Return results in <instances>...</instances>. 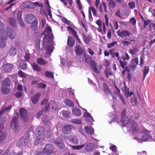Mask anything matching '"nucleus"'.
<instances>
[{
	"mask_svg": "<svg viewBox=\"0 0 155 155\" xmlns=\"http://www.w3.org/2000/svg\"><path fill=\"white\" fill-rule=\"evenodd\" d=\"M51 30L49 27H46L43 33V35H45L43 39V46L44 48H46V50L49 53L53 51V46L52 42L53 41V36Z\"/></svg>",
	"mask_w": 155,
	"mask_h": 155,
	"instance_id": "f257e3e1",
	"label": "nucleus"
},
{
	"mask_svg": "<svg viewBox=\"0 0 155 155\" xmlns=\"http://www.w3.org/2000/svg\"><path fill=\"white\" fill-rule=\"evenodd\" d=\"M9 37L10 39H13L15 37V34L13 30L10 28H7L6 30H2L0 33V40H6Z\"/></svg>",
	"mask_w": 155,
	"mask_h": 155,
	"instance_id": "f03ea898",
	"label": "nucleus"
},
{
	"mask_svg": "<svg viewBox=\"0 0 155 155\" xmlns=\"http://www.w3.org/2000/svg\"><path fill=\"white\" fill-rule=\"evenodd\" d=\"M134 118L135 119L138 118L137 117L132 116L131 117L130 120L129 118L126 116H123L120 122V124L121 126H123L124 127L126 126L129 121H130L131 120L134 121Z\"/></svg>",
	"mask_w": 155,
	"mask_h": 155,
	"instance_id": "7ed1b4c3",
	"label": "nucleus"
},
{
	"mask_svg": "<svg viewBox=\"0 0 155 155\" xmlns=\"http://www.w3.org/2000/svg\"><path fill=\"white\" fill-rule=\"evenodd\" d=\"M11 126V128L15 131L19 129V123L17 117H14L13 118Z\"/></svg>",
	"mask_w": 155,
	"mask_h": 155,
	"instance_id": "20e7f679",
	"label": "nucleus"
},
{
	"mask_svg": "<svg viewBox=\"0 0 155 155\" xmlns=\"http://www.w3.org/2000/svg\"><path fill=\"white\" fill-rule=\"evenodd\" d=\"M38 4V2H36L33 3L31 2H25L21 5V7L24 8H28L30 9L34 8Z\"/></svg>",
	"mask_w": 155,
	"mask_h": 155,
	"instance_id": "39448f33",
	"label": "nucleus"
},
{
	"mask_svg": "<svg viewBox=\"0 0 155 155\" xmlns=\"http://www.w3.org/2000/svg\"><path fill=\"white\" fill-rule=\"evenodd\" d=\"M36 138L34 141V144L37 146L39 144L43 145V141L45 138V136L44 135H40L39 136H36Z\"/></svg>",
	"mask_w": 155,
	"mask_h": 155,
	"instance_id": "423d86ee",
	"label": "nucleus"
},
{
	"mask_svg": "<svg viewBox=\"0 0 155 155\" xmlns=\"http://www.w3.org/2000/svg\"><path fill=\"white\" fill-rule=\"evenodd\" d=\"M117 34L119 37L122 38L124 37H129L131 35L130 32L125 30H122L121 31L119 30L117 31Z\"/></svg>",
	"mask_w": 155,
	"mask_h": 155,
	"instance_id": "0eeeda50",
	"label": "nucleus"
},
{
	"mask_svg": "<svg viewBox=\"0 0 155 155\" xmlns=\"http://www.w3.org/2000/svg\"><path fill=\"white\" fill-rule=\"evenodd\" d=\"M20 114L24 122H26L28 119L26 110L24 108H21L20 110Z\"/></svg>",
	"mask_w": 155,
	"mask_h": 155,
	"instance_id": "6e6552de",
	"label": "nucleus"
},
{
	"mask_svg": "<svg viewBox=\"0 0 155 155\" xmlns=\"http://www.w3.org/2000/svg\"><path fill=\"white\" fill-rule=\"evenodd\" d=\"M13 67L14 66L13 64H6L3 65L2 66L3 70L7 72L11 71Z\"/></svg>",
	"mask_w": 155,
	"mask_h": 155,
	"instance_id": "1a4fd4ad",
	"label": "nucleus"
},
{
	"mask_svg": "<svg viewBox=\"0 0 155 155\" xmlns=\"http://www.w3.org/2000/svg\"><path fill=\"white\" fill-rule=\"evenodd\" d=\"M28 141V139H25L23 137L19 140L17 143V144L20 147H21L22 145L25 146L27 145Z\"/></svg>",
	"mask_w": 155,
	"mask_h": 155,
	"instance_id": "9d476101",
	"label": "nucleus"
},
{
	"mask_svg": "<svg viewBox=\"0 0 155 155\" xmlns=\"http://www.w3.org/2000/svg\"><path fill=\"white\" fill-rule=\"evenodd\" d=\"M54 143L56 146L60 149H62L64 147V145L62 140H58L56 139H54Z\"/></svg>",
	"mask_w": 155,
	"mask_h": 155,
	"instance_id": "9b49d317",
	"label": "nucleus"
},
{
	"mask_svg": "<svg viewBox=\"0 0 155 155\" xmlns=\"http://www.w3.org/2000/svg\"><path fill=\"white\" fill-rule=\"evenodd\" d=\"M36 20L35 17L33 15L29 14L26 16L25 21L28 23L30 24Z\"/></svg>",
	"mask_w": 155,
	"mask_h": 155,
	"instance_id": "f8f14e48",
	"label": "nucleus"
},
{
	"mask_svg": "<svg viewBox=\"0 0 155 155\" xmlns=\"http://www.w3.org/2000/svg\"><path fill=\"white\" fill-rule=\"evenodd\" d=\"M45 130L43 127L40 126L38 127L35 130V132L36 136H39L40 135H42V134L43 133Z\"/></svg>",
	"mask_w": 155,
	"mask_h": 155,
	"instance_id": "ddd939ff",
	"label": "nucleus"
},
{
	"mask_svg": "<svg viewBox=\"0 0 155 155\" xmlns=\"http://www.w3.org/2000/svg\"><path fill=\"white\" fill-rule=\"evenodd\" d=\"M153 140L152 137L148 134H144L141 137V140L143 141H151Z\"/></svg>",
	"mask_w": 155,
	"mask_h": 155,
	"instance_id": "4468645a",
	"label": "nucleus"
},
{
	"mask_svg": "<svg viewBox=\"0 0 155 155\" xmlns=\"http://www.w3.org/2000/svg\"><path fill=\"white\" fill-rule=\"evenodd\" d=\"M40 96V94L39 93H36L31 97V99L33 104H35L37 103L38 101Z\"/></svg>",
	"mask_w": 155,
	"mask_h": 155,
	"instance_id": "2eb2a0df",
	"label": "nucleus"
},
{
	"mask_svg": "<svg viewBox=\"0 0 155 155\" xmlns=\"http://www.w3.org/2000/svg\"><path fill=\"white\" fill-rule=\"evenodd\" d=\"M71 130V126L68 125L64 126L62 130V132L65 134H67L70 133Z\"/></svg>",
	"mask_w": 155,
	"mask_h": 155,
	"instance_id": "dca6fc26",
	"label": "nucleus"
},
{
	"mask_svg": "<svg viewBox=\"0 0 155 155\" xmlns=\"http://www.w3.org/2000/svg\"><path fill=\"white\" fill-rule=\"evenodd\" d=\"M86 132L89 135H92L94 134V129L90 127L86 126L84 127Z\"/></svg>",
	"mask_w": 155,
	"mask_h": 155,
	"instance_id": "f3484780",
	"label": "nucleus"
},
{
	"mask_svg": "<svg viewBox=\"0 0 155 155\" xmlns=\"http://www.w3.org/2000/svg\"><path fill=\"white\" fill-rule=\"evenodd\" d=\"M17 50L15 47L11 46L9 50V54L10 56H14L16 54Z\"/></svg>",
	"mask_w": 155,
	"mask_h": 155,
	"instance_id": "a211bd4d",
	"label": "nucleus"
},
{
	"mask_svg": "<svg viewBox=\"0 0 155 155\" xmlns=\"http://www.w3.org/2000/svg\"><path fill=\"white\" fill-rule=\"evenodd\" d=\"M41 104L42 105H45V112L47 111L49 107V104L48 100L46 99H44L41 103Z\"/></svg>",
	"mask_w": 155,
	"mask_h": 155,
	"instance_id": "6ab92c4d",
	"label": "nucleus"
},
{
	"mask_svg": "<svg viewBox=\"0 0 155 155\" xmlns=\"http://www.w3.org/2000/svg\"><path fill=\"white\" fill-rule=\"evenodd\" d=\"M54 149L53 147L50 144L46 145L44 148L45 150L47 152L51 153Z\"/></svg>",
	"mask_w": 155,
	"mask_h": 155,
	"instance_id": "aec40b11",
	"label": "nucleus"
},
{
	"mask_svg": "<svg viewBox=\"0 0 155 155\" xmlns=\"http://www.w3.org/2000/svg\"><path fill=\"white\" fill-rule=\"evenodd\" d=\"M94 147V145L93 143H88L85 146V149L88 151H91Z\"/></svg>",
	"mask_w": 155,
	"mask_h": 155,
	"instance_id": "412c9836",
	"label": "nucleus"
},
{
	"mask_svg": "<svg viewBox=\"0 0 155 155\" xmlns=\"http://www.w3.org/2000/svg\"><path fill=\"white\" fill-rule=\"evenodd\" d=\"M68 139L70 141L74 144H77L78 143V139L76 137L72 136L69 137Z\"/></svg>",
	"mask_w": 155,
	"mask_h": 155,
	"instance_id": "4be33fe9",
	"label": "nucleus"
},
{
	"mask_svg": "<svg viewBox=\"0 0 155 155\" xmlns=\"http://www.w3.org/2000/svg\"><path fill=\"white\" fill-rule=\"evenodd\" d=\"M73 113L75 116H80L81 114V112L78 109L76 108H73L72 109Z\"/></svg>",
	"mask_w": 155,
	"mask_h": 155,
	"instance_id": "5701e85b",
	"label": "nucleus"
},
{
	"mask_svg": "<svg viewBox=\"0 0 155 155\" xmlns=\"http://www.w3.org/2000/svg\"><path fill=\"white\" fill-rule=\"evenodd\" d=\"M74 39L71 37H69L67 41L68 45L70 47H72L74 44Z\"/></svg>",
	"mask_w": 155,
	"mask_h": 155,
	"instance_id": "b1692460",
	"label": "nucleus"
},
{
	"mask_svg": "<svg viewBox=\"0 0 155 155\" xmlns=\"http://www.w3.org/2000/svg\"><path fill=\"white\" fill-rule=\"evenodd\" d=\"M8 21L9 24L14 27L17 26V23L15 19L13 18H10L8 19Z\"/></svg>",
	"mask_w": 155,
	"mask_h": 155,
	"instance_id": "393cba45",
	"label": "nucleus"
},
{
	"mask_svg": "<svg viewBox=\"0 0 155 155\" xmlns=\"http://www.w3.org/2000/svg\"><path fill=\"white\" fill-rule=\"evenodd\" d=\"M38 25V21L37 20H35L33 21L31 25V28L33 30H36Z\"/></svg>",
	"mask_w": 155,
	"mask_h": 155,
	"instance_id": "a878e982",
	"label": "nucleus"
},
{
	"mask_svg": "<svg viewBox=\"0 0 155 155\" xmlns=\"http://www.w3.org/2000/svg\"><path fill=\"white\" fill-rule=\"evenodd\" d=\"M31 65L34 70H36L39 72L41 71V68L35 63H34L33 64H31Z\"/></svg>",
	"mask_w": 155,
	"mask_h": 155,
	"instance_id": "bb28decb",
	"label": "nucleus"
},
{
	"mask_svg": "<svg viewBox=\"0 0 155 155\" xmlns=\"http://www.w3.org/2000/svg\"><path fill=\"white\" fill-rule=\"evenodd\" d=\"M104 73L106 76L107 78H108L110 76L113 74L111 69L109 68H105Z\"/></svg>",
	"mask_w": 155,
	"mask_h": 155,
	"instance_id": "cd10ccee",
	"label": "nucleus"
},
{
	"mask_svg": "<svg viewBox=\"0 0 155 155\" xmlns=\"http://www.w3.org/2000/svg\"><path fill=\"white\" fill-rule=\"evenodd\" d=\"M82 35L84 43L86 44H88L91 40L90 37L86 36L84 33H82Z\"/></svg>",
	"mask_w": 155,
	"mask_h": 155,
	"instance_id": "c85d7f7f",
	"label": "nucleus"
},
{
	"mask_svg": "<svg viewBox=\"0 0 155 155\" xmlns=\"http://www.w3.org/2000/svg\"><path fill=\"white\" fill-rule=\"evenodd\" d=\"M138 51V49L137 48L134 47L132 49L129 50V53L132 55L137 54Z\"/></svg>",
	"mask_w": 155,
	"mask_h": 155,
	"instance_id": "c756f323",
	"label": "nucleus"
},
{
	"mask_svg": "<svg viewBox=\"0 0 155 155\" xmlns=\"http://www.w3.org/2000/svg\"><path fill=\"white\" fill-rule=\"evenodd\" d=\"M37 62L38 64L41 65H44L47 62L42 58H38L37 60Z\"/></svg>",
	"mask_w": 155,
	"mask_h": 155,
	"instance_id": "7c9ffc66",
	"label": "nucleus"
},
{
	"mask_svg": "<svg viewBox=\"0 0 155 155\" xmlns=\"http://www.w3.org/2000/svg\"><path fill=\"white\" fill-rule=\"evenodd\" d=\"M45 75L46 77L51 79L54 78V75L53 73L51 71H46L45 73Z\"/></svg>",
	"mask_w": 155,
	"mask_h": 155,
	"instance_id": "2f4dec72",
	"label": "nucleus"
},
{
	"mask_svg": "<svg viewBox=\"0 0 155 155\" xmlns=\"http://www.w3.org/2000/svg\"><path fill=\"white\" fill-rule=\"evenodd\" d=\"M117 60L119 61L120 66L123 69H124L125 66H126L127 64V62L124 60L123 61L121 60L119 58H117Z\"/></svg>",
	"mask_w": 155,
	"mask_h": 155,
	"instance_id": "473e14b6",
	"label": "nucleus"
},
{
	"mask_svg": "<svg viewBox=\"0 0 155 155\" xmlns=\"http://www.w3.org/2000/svg\"><path fill=\"white\" fill-rule=\"evenodd\" d=\"M64 102L66 105L70 107H72L74 106V103L68 99L65 100L64 101Z\"/></svg>",
	"mask_w": 155,
	"mask_h": 155,
	"instance_id": "72a5a7b5",
	"label": "nucleus"
},
{
	"mask_svg": "<svg viewBox=\"0 0 155 155\" xmlns=\"http://www.w3.org/2000/svg\"><path fill=\"white\" fill-rule=\"evenodd\" d=\"M10 81L9 78H7L3 81V84L5 86H8L10 84Z\"/></svg>",
	"mask_w": 155,
	"mask_h": 155,
	"instance_id": "f704fd0d",
	"label": "nucleus"
},
{
	"mask_svg": "<svg viewBox=\"0 0 155 155\" xmlns=\"http://www.w3.org/2000/svg\"><path fill=\"white\" fill-rule=\"evenodd\" d=\"M143 79H144L146 75L149 71V68L146 66H144L143 68Z\"/></svg>",
	"mask_w": 155,
	"mask_h": 155,
	"instance_id": "c9c22d12",
	"label": "nucleus"
},
{
	"mask_svg": "<svg viewBox=\"0 0 155 155\" xmlns=\"http://www.w3.org/2000/svg\"><path fill=\"white\" fill-rule=\"evenodd\" d=\"M131 102L134 106H135L137 104L138 102L137 100L136 97L133 96L131 97Z\"/></svg>",
	"mask_w": 155,
	"mask_h": 155,
	"instance_id": "e433bc0d",
	"label": "nucleus"
},
{
	"mask_svg": "<svg viewBox=\"0 0 155 155\" xmlns=\"http://www.w3.org/2000/svg\"><path fill=\"white\" fill-rule=\"evenodd\" d=\"M137 123L134 122L133 123L132 127V131L134 133L138 132V127L137 126Z\"/></svg>",
	"mask_w": 155,
	"mask_h": 155,
	"instance_id": "4c0bfd02",
	"label": "nucleus"
},
{
	"mask_svg": "<svg viewBox=\"0 0 155 155\" xmlns=\"http://www.w3.org/2000/svg\"><path fill=\"white\" fill-rule=\"evenodd\" d=\"M21 68L23 69H25L27 68V64L25 63V61H22L19 64Z\"/></svg>",
	"mask_w": 155,
	"mask_h": 155,
	"instance_id": "58836bf2",
	"label": "nucleus"
},
{
	"mask_svg": "<svg viewBox=\"0 0 155 155\" xmlns=\"http://www.w3.org/2000/svg\"><path fill=\"white\" fill-rule=\"evenodd\" d=\"M76 52L78 55H81L82 54L81 48L79 45H77L75 48Z\"/></svg>",
	"mask_w": 155,
	"mask_h": 155,
	"instance_id": "ea45409f",
	"label": "nucleus"
},
{
	"mask_svg": "<svg viewBox=\"0 0 155 155\" xmlns=\"http://www.w3.org/2000/svg\"><path fill=\"white\" fill-rule=\"evenodd\" d=\"M73 35V36L76 38V40L79 42L81 43V41L79 38L78 36L76 33V31L74 30L71 33Z\"/></svg>",
	"mask_w": 155,
	"mask_h": 155,
	"instance_id": "a19ab883",
	"label": "nucleus"
},
{
	"mask_svg": "<svg viewBox=\"0 0 155 155\" xmlns=\"http://www.w3.org/2000/svg\"><path fill=\"white\" fill-rule=\"evenodd\" d=\"M2 93L4 94H7L11 91V90L9 88L5 87L2 88Z\"/></svg>",
	"mask_w": 155,
	"mask_h": 155,
	"instance_id": "79ce46f5",
	"label": "nucleus"
},
{
	"mask_svg": "<svg viewBox=\"0 0 155 155\" xmlns=\"http://www.w3.org/2000/svg\"><path fill=\"white\" fill-rule=\"evenodd\" d=\"M84 144H81L80 145L73 146H72L71 147L74 150H79L82 149L84 147Z\"/></svg>",
	"mask_w": 155,
	"mask_h": 155,
	"instance_id": "37998d69",
	"label": "nucleus"
},
{
	"mask_svg": "<svg viewBox=\"0 0 155 155\" xmlns=\"http://www.w3.org/2000/svg\"><path fill=\"white\" fill-rule=\"evenodd\" d=\"M30 54L28 52H25V55L24 56V58L27 62H29L30 58Z\"/></svg>",
	"mask_w": 155,
	"mask_h": 155,
	"instance_id": "c03bdc74",
	"label": "nucleus"
},
{
	"mask_svg": "<svg viewBox=\"0 0 155 155\" xmlns=\"http://www.w3.org/2000/svg\"><path fill=\"white\" fill-rule=\"evenodd\" d=\"M89 9L91 10V11H92L93 15L94 16H97V14L96 12V11L95 8L92 7L90 6L88 10H89Z\"/></svg>",
	"mask_w": 155,
	"mask_h": 155,
	"instance_id": "a18cd8bd",
	"label": "nucleus"
},
{
	"mask_svg": "<svg viewBox=\"0 0 155 155\" xmlns=\"http://www.w3.org/2000/svg\"><path fill=\"white\" fill-rule=\"evenodd\" d=\"M108 4L110 8H114L116 5L115 2L112 0H110Z\"/></svg>",
	"mask_w": 155,
	"mask_h": 155,
	"instance_id": "49530a36",
	"label": "nucleus"
},
{
	"mask_svg": "<svg viewBox=\"0 0 155 155\" xmlns=\"http://www.w3.org/2000/svg\"><path fill=\"white\" fill-rule=\"evenodd\" d=\"M133 94L131 92L129 91L128 89L126 90L125 91V94L126 97L127 98L128 97L131 96Z\"/></svg>",
	"mask_w": 155,
	"mask_h": 155,
	"instance_id": "de8ad7c7",
	"label": "nucleus"
},
{
	"mask_svg": "<svg viewBox=\"0 0 155 155\" xmlns=\"http://www.w3.org/2000/svg\"><path fill=\"white\" fill-rule=\"evenodd\" d=\"M103 87L104 88V91L105 92H106L107 93H110V89L106 84H103Z\"/></svg>",
	"mask_w": 155,
	"mask_h": 155,
	"instance_id": "09e8293b",
	"label": "nucleus"
},
{
	"mask_svg": "<svg viewBox=\"0 0 155 155\" xmlns=\"http://www.w3.org/2000/svg\"><path fill=\"white\" fill-rule=\"evenodd\" d=\"M62 114L64 117L68 118L69 117L70 113L68 111H63L62 112Z\"/></svg>",
	"mask_w": 155,
	"mask_h": 155,
	"instance_id": "8fccbe9b",
	"label": "nucleus"
},
{
	"mask_svg": "<svg viewBox=\"0 0 155 155\" xmlns=\"http://www.w3.org/2000/svg\"><path fill=\"white\" fill-rule=\"evenodd\" d=\"M132 62L134 66H136L138 64L139 61L137 57H136L135 58H133L132 60Z\"/></svg>",
	"mask_w": 155,
	"mask_h": 155,
	"instance_id": "3c124183",
	"label": "nucleus"
},
{
	"mask_svg": "<svg viewBox=\"0 0 155 155\" xmlns=\"http://www.w3.org/2000/svg\"><path fill=\"white\" fill-rule=\"evenodd\" d=\"M18 75L22 78H25L26 77V74L21 71H20L18 73Z\"/></svg>",
	"mask_w": 155,
	"mask_h": 155,
	"instance_id": "603ef678",
	"label": "nucleus"
},
{
	"mask_svg": "<svg viewBox=\"0 0 155 155\" xmlns=\"http://www.w3.org/2000/svg\"><path fill=\"white\" fill-rule=\"evenodd\" d=\"M71 122L73 123L77 124H80L81 123V120L77 119H72Z\"/></svg>",
	"mask_w": 155,
	"mask_h": 155,
	"instance_id": "864d4df0",
	"label": "nucleus"
},
{
	"mask_svg": "<svg viewBox=\"0 0 155 155\" xmlns=\"http://www.w3.org/2000/svg\"><path fill=\"white\" fill-rule=\"evenodd\" d=\"M118 96L119 97L120 100L122 102L123 104H124V105H125L126 103L124 100V97H123V96L120 94H119Z\"/></svg>",
	"mask_w": 155,
	"mask_h": 155,
	"instance_id": "5fc2aeb1",
	"label": "nucleus"
},
{
	"mask_svg": "<svg viewBox=\"0 0 155 155\" xmlns=\"http://www.w3.org/2000/svg\"><path fill=\"white\" fill-rule=\"evenodd\" d=\"M122 58L123 60L124 61H125L126 60H129L130 57L128 54L127 52H125L124 56L122 57Z\"/></svg>",
	"mask_w": 155,
	"mask_h": 155,
	"instance_id": "6e6d98bb",
	"label": "nucleus"
},
{
	"mask_svg": "<svg viewBox=\"0 0 155 155\" xmlns=\"http://www.w3.org/2000/svg\"><path fill=\"white\" fill-rule=\"evenodd\" d=\"M145 57L143 55H141L140 58V65L142 67L144 62V59Z\"/></svg>",
	"mask_w": 155,
	"mask_h": 155,
	"instance_id": "4d7b16f0",
	"label": "nucleus"
},
{
	"mask_svg": "<svg viewBox=\"0 0 155 155\" xmlns=\"http://www.w3.org/2000/svg\"><path fill=\"white\" fill-rule=\"evenodd\" d=\"M115 15L121 19H123V16L120 12V10H118V11L115 13Z\"/></svg>",
	"mask_w": 155,
	"mask_h": 155,
	"instance_id": "13d9d810",
	"label": "nucleus"
},
{
	"mask_svg": "<svg viewBox=\"0 0 155 155\" xmlns=\"http://www.w3.org/2000/svg\"><path fill=\"white\" fill-rule=\"evenodd\" d=\"M85 61L87 63H89L91 61V57L89 55H85L84 56Z\"/></svg>",
	"mask_w": 155,
	"mask_h": 155,
	"instance_id": "bf43d9fd",
	"label": "nucleus"
},
{
	"mask_svg": "<svg viewBox=\"0 0 155 155\" xmlns=\"http://www.w3.org/2000/svg\"><path fill=\"white\" fill-rule=\"evenodd\" d=\"M117 43L116 41H114L111 43H108L107 45V47L108 48H110L114 46L115 44Z\"/></svg>",
	"mask_w": 155,
	"mask_h": 155,
	"instance_id": "052dcab7",
	"label": "nucleus"
},
{
	"mask_svg": "<svg viewBox=\"0 0 155 155\" xmlns=\"http://www.w3.org/2000/svg\"><path fill=\"white\" fill-rule=\"evenodd\" d=\"M128 5L131 9H134L135 8V5L134 2H130L128 3Z\"/></svg>",
	"mask_w": 155,
	"mask_h": 155,
	"instance_id": "680f3d73",
	"label": "nucleus"
},
{
	"mask_svg": "<svg viewBox=\"0 0 155 155\" xmlns=\"http://www.w3.org/2000/svg\"><path fill=\"white\" fill-rule=\"evenodd\" d=\"M51 104L52 106L51 107V108L52 109H55V110H56L57 109V105L56 103L54 101H51Z\"/></svg>",
	"mask_w": 155,
	"mask_h": 155,
	"instance_id": "e2e57ef3",
	"label": "nucleus"
},
{
	"mask_svg": "<svg viewBox=\"0 0 155 155\" xmlns=\"http://www.w3.org/2000/svg\"><path fill=\"white\" fill-rule=\"evenodd\" d=\"M6 45V43L3 40H0V48H3Z\"/></svg>",
	"mask_w": 155,
	"mask_h": 155,
	"instance_id": "0e129e2a",
	"label": "nucleus"
},
{
	"mask_svg": "<svg viewBox=\"0 0 155 155\" xmlns=\"http://www.w3.org/2000/svg\"><path fill=\"white\" fill-rule=\"evenodd\" d=\"M35 155H49L48 154L42 152L38 151H36L35 153Z\"/></svg>",
	"mask_w": 155,
	"mask_h": 155,
	"instance_id": "69168bd1",
	"label": "nucleus"
},
{
	"mask_svg": "<svg viewBox=\"0 0 155 155\" xmlns=\"http://www.w3.org/2000/svg\"><path fill=\"white\" fill-rule=\"evenodd\" d=\"M46 23V20L45 19H43L41 20L40 23V25L42 28H44Z\"/></svg>",
	"mask_w": 155,
	"mask_h": 155,
	"instance_id": "338daca9",
	"label": "nucleus"
},
{
	"mask_svg": "<svg viewBox=\"0 0 155 155\" xmlns=\"http://www.w3.org/2000/svg\"><path fill=\"white\" fill-rule=\"evenodd\" d=\"M17 18L18 20L22 19V12H19L17 14Z\"/></svg>",
	"mask_w": 155,
	"mask_h": 155,
	"instance_id": "774afa93",
	"label": "nucleus"
}]
</instances>
